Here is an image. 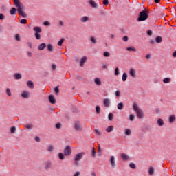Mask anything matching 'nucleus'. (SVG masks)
<instances>
[{
  "instance_id": "nucleus-44",
  "label": "nucleus",
  "mask_w": 176,
  "mask_h": 176,
  "mask_svg": "<svg viewBox=\"0 0 176 176\" xmlns=\"http://www.w3.org/2000/svg\"><path fill=\"white\" fill-rule=\"evenodd\" d=\"M34 36L36 39H38V40L41 39V33H35Z\"/></svg>"
},
{
  "instance_id": "nucleus-25",
  "label": "nucleus",
  "mask_w": 176,
  "mask_h": 176,
  "mask_svg": "<svg viewBox=\"0 0 176 176\" xmlns=\"http://www.w3.org/2000/svg\"><path fill=\"white\" fill-rule=\"evenodd\" d=\"M113 129H114L113 126L111 125L106 129V131L107 133H112V131H113Z\"/></svg>"
},
{
  "instance_id": "nucleus-10",
  "label": "nucleus",
  "mask_w": 176,
  "mask_h": 176,
  "mask_svg": "<svg viewBox=\"0 0 176 176\" xmlns=\"http://www.w3.org/2000/svg\"><path fill=\"white\" fill-rule=\"evenodd\" d=\"M86 61H87V56H83L80 61V67H83L85 65V63H86Z\"/></svg>"
},
{
  "instance_id": "nucleus-19",
  "label": "nucleus",
  "mask_w": 176,
  "mask_h": 176,
  "mask_svg": "<svg viewBox=\"0 0 176 176\" xmlns=\"http://www.w3.org/2000/svg\"><path fill=\"white\" fill-rule=\"evenodd\" d=\"M175 120H176L175 115H171L170 116H169L170 123H174V122H175Z\"/></svg>"
},
{
  "instance_id": "nucleus-21",
  "label": "nucleus",
  "mask_w": 176,
  "mask_h": 176,
  "mask_svg": "<svg viewBox=\"0 0 176 176\" xmlns=\"http://www.w3.org/2000/svg\"><path fill=\"white\" fill-rule=\"evenodd\" d=\"M27 85L30 89H34V82L29 80L27 82Z\"/></svg>"
},
{
  "instance_id": "nucleus-47",
  "label": "nucleus",
  "mask_w": 176,
  "mask_h": 176,
  "mask_svg": "<svg viewBox=\"0 0 176 176\" xmlns=\"http://www.w3.org/2000/svg\"><path fill=\"white\" fill-rule=\"evenodd\" d=\"M91 155L94 157H96V155H97V153L96 152V150H94V148H92Z\"/></svg>"
},
{
  "instance_id": "nucleus-29",
  "label": "nucleus",
  "mask_w": 176,
  "mask_h": 176,
  "mask_svg": "<svg viewBox=\"0 0 176 176\" xmlns=\"http://www.w3.org/2000/svg\"><path fill=\"white\" fill-rule=\"evenodd\" d=\"M58 157H59L60 160H64V159H65V155L63 153H59Z\"/></svg>"
},
{
  "instance_id": "nucleus-6",
  "label": "nucleus",
  "mask_w": 176,
  "mask_h": 176,
  "mask_svg": "<svg viewBox=\"0 0 176 176\" xmlns=\"http://www.w3.org/2000/svg\"><path fill=\"white\" fill-rule=\"evenodd\" d=\"M64 155L65 156H70V155H72V149H71V146H66L64 149Z\"/></svg>"
},
{
  "instance_id": "nucleus-53",
  "label": "nucleus",
  "mask_w": 176,
  "mask_h": 176,
  "mask_svg": "<svg viewBox=\"0 0 176 176\" xmlns=\"http://www.w3.org/2000/svg\"><path fill=\"white\" fill-rule=\"evenodd\" d=\"M94 131H95L96 134L101 136V132L100 131H98V129H95Z\"/></svg>"
},
{
  "instance_id": "nucleus-34",
  "label": "nucleus",
  "mask_w": 176,
  "mask_h": 176,
  "mask_svg": "<svg viewBox=\"0 0 176 176\" xmlns=\"http://www.w3.org/2000/svg\"><path fill=\"white\" fill-rule=\"evenodd\" d=\"M47 50L49 52H54V49L53 48V45L52 44H48L47 45Z\"/></svg>"
},
{
  "instance_id": "nucleus-36",
  "label": "nucleus",
  "mask_w": 176,
  "mask_h": 176,
  "mask_svg": "<svg viewBox=\"0 0 176 176\" xmlns=\"http://www.w3.org/2000/svg\"><path fill=\"white\" fill-rule=\"evenodd\" d=\"M96 113H98V115L101 113V108L100 107V106L98 105L96 107Z\"/></svg>"
},
{
  "instance_id": "nucleus-1",
  "label": "nucleus",
  "mask_w": 176,
  "mask_h": 176,
  "mask_svg": "<svg viewBox=\"0 0 176 176\" xmlns=\"http://www.w3.org/2000/svg\"><path fill=\"white\" fill-rule=\"evenodd\" d=\"M14 3L16 8H17L16 10L19 14L22 17H24L25 19H26L27 13L24 12V9H25V6H24V4L21 3L20 0H14Z\"/></svg>"
},
{
  "instance_id": "nucleus-54",
  "label": "nucleus",
  "mask_w": 176,
  "mask_h": 176,
  "mask_svg": "<svg viewBox=\"0 0 176 176\" xmlns=\"http://www.w3.org/2000/svg\"><path fill=\"white\" fill-rule=\"evenodd\" d=\"M122 41H124V42H127V41H129V36H124L122 38Z\"/></svg>"
},
{
  "instance_id": "nucleus-42",
  "label": "nucleus",
  "mask_w": 176,
  "mask_h": 176,
  "mask_svg": "<svg viewBox=\"0 0 176 176\" xmlns=\"http://www.w3.org/2000/svg\"><path fill=\"white\" fill-rule=\"evenodd\" d=\"M108 118H109V120H113V113H109Z\"/></svg>"
},
{
  "instance_id": "nucleus-11",
  "label": "nucleus",
  "mask_w": 176,
  "mask_h": 176,
  "mask_svg": "<svg viewBox=\"0 0 176 176\" xmlns=\"http://www.w3.org/2000/svg\"><path fill=\"white\" fill-rule=\"evenodd\" d=\"M89 5L91 6V8H94V9H97L98 8V6L96 3V1H94V0H89Z\"/></svg>"
},
{
  "instance_id": "nucleus-43",
  "label": "nucleus",
  "mask_w": 176,
  "mask_h": 176,
  "mask_svg": "<svg viewBox=\"0 0 176 176\" xmlns=\"http://www.w3.org/2000/svg\"><path fill=\"white\" fill-rule=\"evenodd\" d=\"M10 132L12 134H14V133H16V126H12L10 129Z\"/></svg>"
},
{
  "instance_id": "nucleus-22",
  "label": "nucleus",
  "mask_w": 176,
  "mask_h": 176,
  "mask_svg": "<svg viewBox=\"0 0 176 176\" xmlns=\"http://www.w3.org/2000/svg\"><path fill=\"white\" fill-rule=\"evenodd\" d=\"M14 79L19 80V79H21V78H23V76H21L20 73H15L14 74Z\"/></svg>"
},
{
  "instance_id": "nucleus-57",
  "label": "nucleus",
  "mask_w": 176,
  "mask_h": 176,
  "mask_svg": "<svg viewBox=\"0 0 176 176\" xmlns=\"http://www.w3.org/2000/svg\"><path fill=\"white\" fill-rule=\"evenodd\" d=\"M56 127L58 129H61V123H57Z\"/></svg>"
},
{
  "instance_id": "nucleus-61",
  "label": "nucleus",
  "mask_w": 176,
  "mask_h": 176,
  "mask_svg": "<svg viewBox=\"0 0 176 176\" xmlns=\"http://www.w3.org/2000/svg\"><path fill=\"white\" fill-rule=\"evenodd\" d=\"M5 19V15L3 14H0V20H4Z\"/></svg>"
},
{
  "instance_id": "nucleus-28",
  "label": "nucleus",
  "mask_w": 176,
  "mask_h": 176,
  "mask_svg": "<svg viewBox=\"0 0 176 176\" xmlns=\"http://www.w3.org/2000/svg\"><path fill=\"white\" fill-rule=\"evenodd\" d=\"M16 12H17V9H16V8H12L10 11V13L11 16H14V14H16Z\"/></svg>"
},
{
  "instance_id": "nucleus-4",
  "label": "nucleus",
  "mask_w": 176,
  "mask_h": 176,
  "mask_svg": "<svg viewBox=\"0 0 176 176\" xmlns=\"http://www.w3.org/2000/svg\"><path fill=\"white\" fill-rule=\"evenodd\" d=\"M74 129L77 131H82V130H83V126H82V124H80V121L76 120L74 122Z\"/></svg>"
},
{
  "instance_id": "nucleus-37",
  "label": "nucleus",
  "mask_w": 176,
  "mask_h": 176,
  "mask_svg": "<svg viewBox=\"0 0 176 176\" xmlns=\"http://www.w3.org/2000/svg\"><path fill=\"white\" fill-rule=\"evenodd\" d=\"M103 56H104V57H111V53H109V52H108V51H105L103 53Z\"/></svg>"
},
{
  "instance_id": "nucleus-39",
  "label": "nucleus",
  "mask_w": 176,
  "mask_h": 176,
  "mask_svg": "<svg viewBox=\"0 0 176 176\" xmlns=\"http://www.w3.org/2000/svg\"><path fill=\"white\" fill-rule=\"evenodd\" d=\"M64 41H65V39L64 38H61V39L58 42V46H63V43H64Z\"/></svg>"
},
{
  "instance_id": "nucleus-2",
  "label": "nucleus",
  "mask_w": 176,
  "mask_h": 176,
  "mask_svg": "<svg viewBox=\"0 0 176 176\" xmlns=\"http://www.w3.org/2000/svg\"><path fill=\"white\" fill-rule=\"evenodd\" d=\"M133 109L136 112L138 115V118L139 119H142L144 118V111H142V109L138 107V104L137 103H134L133 105Z\"/></svg>"
},
{
  "instance_id": "nucleus-30",
  "label": "nucleus",
  "mask_w": 176,
  "mask_h": 176,
  "mask_svg": "<svg viewBox=\"0 0 176 176\" xmlns=\"http://www.w3.org/2000/svg\"><path fill=\"white\" fill-rule=\"evenodd\" d=\"M121 157H122V159L123 160H129V156H127V155H126L125 153H122V155H121Z\"/></svg>"
},
{
  "instance_id": "nucleus-14",
  "label": "nucleus",
  "mask_w": 176,
  "mask_h": 176,
  "mask_svg": "<svg viewBox=\"0 0 176 176\" xmlns=\"http://www.w3.org/2000/svg\"><path fill=\"white\" fill-rule=\"evenodd\" d=\"M109 162H110L112 167H116V163L115 162V157L114 156L111 157Z\"/></svg>"
},
{
  "instance_id": "nucleus-15",
  "label": "nucleus",
  "mask_w": 176,
  "mask_h": 176,
  "mask_svg": "<svg viewBox=\"0 0 176 176\" xmlns=\"http://www.w3.org/2000/svg\"><path fill=\"white\" fill-rule=\"evenodd\" d=\"M129 75H131V76H132V78H137V74L135 73V70L134 69H130Z\"/></svg>"
},
{
  "instance_id": "nucleus-52",
  "label": "nucleus",
  "mask_w": 176,
  "mask_h": 176,
  "mask_svg": "<svg viewBox=\"0 0 176 176\" xmlns=\"http://www.w3.org/2000/svg\"><path fill=\"white\" fill-rule=\"evenodd\" d=\"M43 24H44V25L49 27L50 25V22L45 21H44Z\"/></svg>"
},
{
  "instance_id": "nucleus-64",
  "label": "nucleus",
  "mask_w": 176,
  "mask_h": 176,
  "mask_svg": "<svg viewBox=\"0 0 176 176\" xmlns=\"http://www.w3.org/2000/svg\"><path fill=\"white\" fill-rule=\"evenodd\" d=\"M79 175H80V172H76L75 174H74V176H79Z\"/></svg>"
},
{
  "instance_id": "nucleus-46",
  "label": "nucleus",
  "mask_w": 176,
  "mask_h": 176,
  "mask_svg": "<svg viewBox=\"0 0 176 176\" xmlns=\"http://www.w3.org/2000/svg\"><path fill=\"white\" fill-rule=\"evenodd\" d=\"M6 93L9 97H12V92L10 91V89L8 88L6 89Z\"/></svg>"
},
{
  "instance_id": "nucleus-24",
  "label": "nucleus",
  "mask_w": 176,
  "mask_h": 176,
  "mask_svg": "<svg viewBox=\"0 0 176 176\" xmlns=\"http://www.w3.org/2000/svg\"><path fill=\"white\" fill-rule=\"evenodd\" d=\"M25 127L28 130H32V129H34V125H33V124H28L25 125Z\"/></svg>"
},
{
  "instance_id": "nucleus-13",
  "label": "nucleus",
  "mask_w": 176,
  "mask_h": 176,
  "mask_svg": "<svg viewBox=\"0 0 176 176\" xmlns=\"http://www.w3.org/2000/svg\"><path fill=\"white\" fill-rule=\"evenodd\" d=\"M81 23H87L89 20H90V18L87 16H84L80 19Z\"/></svg>"
},
{
  "instance_id": "nucleus-27",
  "label": "nucleus",
  "mask_w": 176,
  "mask_h": 176,
  "mask_svg": "<svg viewBox=\"0 0 176 176\" xmlns=\"http://www.w3.org/2000/svg\"><path fill=\"white\" fill-rule=\"evenodd\" d=\"M157 124L158 126H164V122L163 121V119L159 118L157 120Z\"/></svg>"
},
{
  "instance_id": "nucleus-62",
  "label": "nucleus",
  "mask_w": 176,
  "mask_h": 176,
  "mask_svg": "<svg viewBox=\"0 0 176 176\" xmlns=\"http://www.w3.org/2000/svg\"><path fill=\"white\" fill-rule=\"evenodd\" d=\"M76 79H78V80H83V78H82L80 76H77Z\"/></svg>"
},
{
  "instance_id": "nucleus-58",
  "label": "nucleus",
  "mask_w": 176,
  "mask_h": 176,
  "mask_svg": "<svg viewBox=\"0 0 176 176\" xmlns=\"http://www.w3.org/2000/svg\"><path fill=\"white\" fill-rule=\"evenodd\" d=\"M35 141H36V142H41V138H40L39 137L36 136V137L35 138Z\"/></svg>"
},
{
  "instance_id": "nucleus-40",
  "label": "nucleus",
  "mask_w": 176,
  "mask_h": 176,
  "mask_svg": "<svg viewBox=\"0 0 176 176\" xmlns=\"http://www.w3.org/2000/svg\"><path fill=\"white\" fill-rule=\"evenodd\" d=\"M125 134H126V135H131V130L126 129L125 130Z\"/></svg>"
},
{
  "instance_id": "nucleus-38",
  "label": "nucleus",
  "mask_w": 176,
  "mask_h": 176,
  "mask_svg": "<svg viewBox=\"0 0 176 176\" xmlns=\"http://www.w3.org/2000/svg\"><path fill=\"white\" fill-rule=\"evenodd\" d=\"M164 83H170L171 82V79L170 78H165L163 80Z\"/></svg>"
},
{
  "instance_id": "nucleus-8",
  "label": "nucleus",
  "mask_w": 176,
  "mask_h": 176,
  "mask_svg": "<svg viewBox=\"0 0 176 176\" xmlns=\"http://www.w3.org/2000/svg\"><path fill=\"white\" fill-rule=\"evenodd\" d=\"M48 100H49L50 104H54L56 102V98H54V95H50L48 97Z\"/></svg>"
},
{
  "instance_id": "nucleus-59",
  "label": "nucleus",
  "mask_w": 176,
  "mask_h": 176,
  "mask_svg": "<svg viewBox=\"0 0 176 176\" xmlns=\"http://www.w3.org/2000/svg\"><path fill=\"white\" fill-rule=\"evenodd\" d=\"M27 45L30 49H32V43L31 42H28Z\"/></svg>"
},
{
  "instance_id": "nucleus-56",
  "label": "nucleus",
  "mask_w": 176,
  "mask_h": 176,
  "mask_svg": "<svg viewBox=\"0 0 176 176\" xmlns=\"http://www.w3.org/2000/svg\"><path fill=\"white\" fill-rule=\"evenodd\" d=\"M108 3H109V1H108V0H103V5L107 6V5H108Z\"/></svg>"
},
{
  "instance_id": "nucleus-16",
  "label": "nucleus",
  "mask_w": 176,
  "mask_h": 176,
  "mask_svg": "<svg viewBox=\"0 0 176 176\" xmlns=\"http://www.w3.org/2000/svg\"><path fill=\"white\" fill-rule=\"evenodd\" d=\"M94 82L96 83V85H97L98 86H101V85H102V82H101V79H100V78H96L94 79Z\"/></svg>"
},
{
  "instance_id": "nucleus-17",
  "label": "nucleus",
  "mask_w": 176,
  "mask_h": 176,
  "mask_svg": "<svg viewBox=\"0 0 176 176\" xmlns=\"http://www.w3.org/2000/svg\"><path fill=\"white\" fill-rule=\"evenodd\" d=\"M21 97H23V98H28L30 97V92L29 91H23L21 94Z\"/></svg>"
},
{
  "instance_id": "nucleus-23",
  "label": "nucleus",
  "mask_w": 176,
  "mask_h": 176,
  "mask_svg": "<svg viewBox=\"0 0 176 176\" xmlns=\"http://www.w3.org/2000/svg\"><path fill=\"white\" fill-rule=\"evenodd\" d=\"M163 41V38L160 36H157L156 38H155V42L157 43H162V42Z\"/></svg>"
},
{
  "instance_id": "nucleus-20",
  "label": "nucleus",
  "mask_w": 176,
  "mask_h": 176,
  "mask_svg": "<svg viewBox=\"0 0 176 176\" xmlns=\"http://www.w3.org/2000/svg\"><path fill=\"white\" fill-rule=\"evenodd\" d=\"M45 47H46V43H43L38 45V50H45Z\"/></svg>"
},
{
  "instance_id": "nucleus-41",
  "label": "nucleus",
  "mask_w": 176,
  "mask_h": 176,
  "mask_svg": "<svg viewBox=\"0 0 176 176\" xmlns=\"http://www.w3.org/2000/svg\"><path fill=\"white\" fill-rule=\"evenodd\" d=\"M120 74V72H119V67H116L115 69V75L116 76H118Z\"/></svg>"
},
{
  "instance_id": "nucleus-63",
  "label": "nucleus",
  "mask_w": 176,
  "mask_h": 176,
  "mask_svg": "<svg viewBox=\"0 0 176 176\" xmlns=\"http://www.w3.org/2000/svg\"><path fill=\"white\" fill-rule=\"evenodd\" d=\"M146 58H147V60H149L151 58V54H146Z\"/></svg>"
},
{
  "instance_id": "nucleus-32",
  "label": "nucleus",
  "mask_w": 176,
  "mask_h": 176,
  "mask_svg": "<svg viewBox=\"0 0 176 176\" xmlns=\"http://www.w3.org/2000/svg\"><path fill=\"white\" fill-rule=\"evenodd\" d=\"M90 41L92 43H94V45H96V43H97V39H96V37L94 36H91Z\"/></svg>"
},
{
  "instance_id": "nucleus-3",
  "label": "nucleus",
  "mask_w": 176,
  "mask_h": 176,
  "mask_svg": "<svg viewBox=\"0 0 176 176\" xmlns=\"http://www.w3.org/2000/svg\"><path fill=\"white\" fill-rule=\"evenodd\" d=\"M148 12L146 10H144L139 14V17L138 18V21H145L148 17Z\"/></svg>"
},
{
  "instance_id": "nucleus-48",
  "label": "nucleus",
  "mask_w": 176,
  "mask_h": 176,
  "mask_svg": "<svg viewBox=\"0 0 176 176\" xmlns=\"http://www.w3.org/2000/svg\"><path fill=\"white\" fill-rule=\"evenodd\" d=\"M129 119H130V120H131V122H133L134 119H135V116L134 115H133V114H131V115L129 116Z\"/></svg>"
},
{
  "instance_id": "nucleus-49",
  "label": "nucleus",
  "mask_w": 176,
  "mask_h": 176,
  "mask_svg": "<svg viewBox=\"0 0 176 176\" xmlns=\"http://www.w3.org/2000/svg\"><path fill=\"white\" fill-rule=\"evenodd\" d=\"M19 23H21V24H27V19H21Z\"/></svg>"
},
{
  "instance_id": "nucleus-9",
  "label": "nucleus",
  "mask_w": 176,
  "mask_h": 176,
  "mask_svg": "<svg viewBox=\"0 0 176 176\" xmlns=\"http://www.w3.org/2000/svg\"><path fill=\"white\" fill-rule=\"evenodd\" d=\"M44 167H45V170H50V168H52V162H45L44 163Z\"/></svg>"
},
{
  "instance_id": "nucleus-5",
  "label": "nucleus",
  "mask_w": 176,
  "mask_h": 176,
  "mask_svg": "<svg viewBox=\"0 0 176 176\" xmlns=\"http://www.w3.org/2000/svg\"><path fill=\"white\" fill-rule=\"evenodd\" d=\"M85 155L86 153L85 152L77 153L74 157V162H79L80 160H82V159H83V156Z\"/></svg>"
},
{
  "instance_id": "nucleus-31",
  "label": "nucleus",
  "mask_w": 176,
  "mask_h": 176,
  "mask_svg": "<svg viewBox=\"0 0 176 176\" xmlns=\"http://www.w3.org/2000/svg\"><path fill=\"white\" fill-rule=\"evenodd\" d=\"M126 50H128V52H137V50L134 47H126Z\"/></svg>"
},
{
  "instance_id": "nucleus-45",
  "label": "nucleus",
  "mask_w": 176,
  "mask_h": 176,
  "mask_svg": "<svg viewBox=\"0 0 176 176\" xmlns=\"http://www.w3.org/2000/svg\"><path fill=\"white\" fill-rule=\"evenodd\" d=\"M15 39L16 41H18L19 42H20V41H21V38L20 37V34H17L15 35Z\"/></svg>"
},
{
  "instance_id": "nucleus-33",
  "label": "nucleus",
  "mask_w": 176,
  "mask_h": 176,
  "mask_svg": "<svg viewBox=\"0 0 176 176\" xmlns=\"http://www.w3.org/2000/svg\"><path fill=\"white\" fill-rule=\"evenodd\" d=\"M48 152L52 153L54 151V146L53 145H50L47 148Z\"/></svg>"
},
{
  "instance_id": "nucleus-18",
  "label": "nucleus",
  "mask_w": 176,
  "mask_h": 176,
  "mask_svg": "<svg viewBox=\"0 0 176 176\" xmlns=\"http://www.w3.org/2000/svg\"><path fill=\"white\" fill-rule=\"evenodd\" d=\"M148 174L149 175H153L155 174V168L153 166H150L148 168Z\"/></svg>"
},
{
  "instance_id": "nucleus-35",
  "label": "nucleus",
  "mask_w": 176,
  "mask_h": 176,
  "mask_svg": "<svg viewBox=\"0 0 176 176\" xmlns=\"http://www.w3.org/2000/svg\"><path fill=\"white\" fill-rule=\"evenodd\" d=\"M127 73H123L122 74V81L126 82L127 80Z\"/></svg>"
},
{
  "instance_id": "nucleus-26",
  "label": "nucleus",
  "mask_w": 176,
  "mask_h": 176,
  "mask_svg": "<svg viewBox=\"0 0 176 176\" xmlns=\"http://www.w3.org/2000/svg\"><path fill=\"white\" fill-rule=\"evenodd\" d=\"M117 108H118V109H119L120 111H122V109H123V108H124V104H123L122 102H120V103L118 104Z\"/></svg>"
},
{
  "instance_id": "nucleus-12",
  "label": "nucleus",
  "mask_w": 176,
  "mask_h": 176,
  "mask_svg": "<svg viewBox=\"0 0 176 176\" xmlns=\"http://www.w3.org/2000/svg\"><path fill=\"white\" fill-rule=\"evenodd\" d=\"M33 30L35 32V34H41L42 32V28L39 26H35Z\"/></svg>"
},
{
  "instance_id": "nucleus-7",
  "label": "nucleus",
  "mask_w": 176,
  "mask_h": 176,
  "mask_svg": "<svg viewBox=\"0 0 176 176\" xmlns=\"http://www.w3.org/2000/svg\"><path fill=\"white\" fill-rule=\"evenodd\" d=\"M103 104L106 108H109V105H111V100L104 98L103 100Z\"/></svg>"
},
{
  "instance_id": "nucleus-50",
  "label": "nucleus",
  "mask_w": 176,
  "mask_h": 176,
  "mask_svg": "<svg viewBox=\"0 0 176 176\" xmlns=\"http://www.w3.org/2000/svg\"><path fill=\"white\" fill-rule=\"evenodd\" d=\"M54 91L56 93V94H58V93H60V89H58V86H56L54 89Z\"/></svg>"
},
{
  "instance_id": "nucleus-51",
  "label": "nucleus",
  "mask_w": 176,
  "mask_h": 176,
  "mask_svg": "<svg viewBox=\"0 0 176 176\" xmlns=\"http://www.w3.org/2000/svg\"><path fill=\"white\" fill-rule=\"evenodd\" d=\"M147 35H148L149 36H152V35H153V32H152V30H148L147 31Z\"/></svg>"
},
{
  "instance_id": "nucleus-60",
  "label": "nucleus",
  "mask_w": 176,
  "mask_h": 176,
  "mask_svg": "<svg viewBox=\"0 0 176 176\" xmlns=\"http://www.w3.org/2000/svg\"><path fill=\"white\" fill-rule=\"evenodd\" d=\"M116 96L117 97H120V91H116Z\"/></svg>"
},
{
  "instance_id": "nucleus-55",
  "label": "nucleus",
  "mask_w": 176,
  "mask_h": 176,
  "mask_svg": "<svg viewBox=\"0 0 176 176\" xmlns=\"http://www.w3.org/2000/svg\"><path fill=\"white\" fill-rule=\"evenodd\" d=\"M129 167H131V168H135V164L134 163H131L129 164Z\"/></svg>"
}]
</instances>
